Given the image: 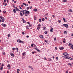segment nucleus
<instances>
[{
	"label": "nucleus",
	"mask_w": 73,
	"mask_h": 73,
	"mask_svg": "<svg viewBox=\"0 0 73 73\" xmlns=\"http://www.w3.org/2000/svg\"><path fill=\"white\" fill-rule=\"evenodd\" d=\"M68 65H70V66H72V64H70V63H68Z\"/></svg>",
	"instance_id": "obj_31"
},
{
	"label": "nucleus",
	"mask_w": 73,
	"mask_h": 73,
	"mask_svg": "<svg viewBox=\"0 0 73 73\" xmlns=\"http://www.w3.org/2000/svg\"><path fill=\"white\" fill-rule=\"evenodd\" d=\"M41 27V25L40 24H39L38 25V27H37V29L38 30L40 29V28Z\"/></svg>",
	"instance_id": "obj_5"
},
{
	"label": "nucleus",
	"mask_w": 73,
	"mask_h": 73,
	"mask_svg": "<svg viewBox=\"0 0 73 73\" xmlns=\"http://www.w3.org/2000/svg\"><path fill=\"white\" fill-rule=\"evenodd\" d=\"M42 21H44L45 20V19L44 18L42 19Z\"/></svg>",
	"instance_id": "obj_35"
},
{
	"label": "nucleus",
	"mask_w": 73,
	"mask_h": 73,
	"mask_svg": "<svg viewBox=\"0 0 73 73\" xmlns=\"http://www.w3.org/2000/svg\"><path fill=\"white\" fill-rule=\"evenodd\" d=\"M27 10H28V9H29V7H27Z\"/></svg>",
	"instance_id": "obj_47"
},
{
	"label": "nucleus",
	"mask_w": 73,
	"mask_h": 73,
	"mask_svg": "<svg viewBox=\"0 0 73 73\" xmlns=\"http://www.w3.org/2000/svg\"><path fill=\"white\" fill-rule=\"evenodd\" d=\"M56 60H58V57H56Z\"/></svg>",
	"instance_id": "obj_39"
},
{
	"label": "nucleus",
	"mask_w": 73,
	"mask_h": 73,
	"mask_svg": "<svg viewBox=\"0 0 73 73\" xmlns=\"http://www.w3.org/2000/svg\"><path fill=\"white\" fill-rule=\"evenodd\" d=\"M31 70H34V69L33 68V67H32V68H31Z\"/></svg>",
	"instance_id": "obj_44"
},
{
	"label": "nucleus",
	"mask_w": 73,
	"mask_h": 73,
	"mask_svg": "<svg viewBox=\"0 0 73 73\" xmlns=\"http://www.w3.org/2000/svg\"><path fill=\"white\" fill-rule=\"evenodd\" d=\"M44 33H45V34H47V32L46 31L44 32Z\"/></svg>",
	"instance_id": "obj_40"
},
{
	"label": "nucleus",
	"mask_w": 73,
	"mask_h": 73,
	"mask_svg": "<svg viewBox=\"0 0 73 73\" xmlns=\"http://www.w3.org/2000/svg\"><path fill=\"white\" fill-rule=\"evenodd\" d=\"M68 12H73V11L72 10L70 9L68 11Z\"/></svg>",
	"instance_id": "obj_20"
},
{
	"label": "nucleus",
	"mask_w": 73,
	"mask_h": 73,
	"mask_svg": "<svg viewBox=\"0 0 73 73\" xmlns=\"http://www.w3.org/2000/svg\"><path fill=\"white\" fill-rule=\"evenodd\" d=\"M46 29V27H43V30H45Z\"/></svg>",
	"instance_id": "obj_27"
},
{
	"label": "nucleus",
	"mask_w": 73,
	"mask_h": 73,
	"mask_svg": "<svg viewBox=\"0 0 73 73\" xmlns=\"http://www.w3.org/2000/svg\"><path fill=\"white\" fill-rule=\"evenodd\" d=\"M25 54H26L25 52H24L22 53V56H23H23H25Z\"/></svg>",
	"instance_id": "obj_9"
},
{
	"label": "nucleus",
	"mask_w": 73,
	"mask_h": 73,
	"mask_svg": "<svg viewBox=\"0 0 73 73\" xmlns=\"http://www.w3.org/2000/svg\"><path fill=\"white\" fill-rule=\"evenodd\" d=\"M34 20H36V17H34Z\"/></svg>",
	"instance_id": "obj_48"
},
{
	"label": "nucleus",
	"mask_w": 73,
	"mask_h": 73,
	"mask_svg": "<svg viewBox=\"0 0 73 73\" xmlns=\"http://www.w3.org/2000/svg\"><path fill=\"white\" fill-rule=\"evenodd\" d=\"M48 60L49 61H52V59L50 58H48Z\"/></svg>",
	"instance_id": "obj_13"
},
{
	"label": "nucleus",
	"mask_w": 73,
	"mask_h": 73,
	"mask_svg": "<svg viewBox=\"0 0 73 73\" xmlns=\"http://www.w3.org/2000/svg\"><path fill=\"white\" fill-rule=\"evenodd\" d=\"M66 73H68V70H67Z\"/></svg>",
	"instance_id": "obj_64"
},
{
	"label": "nucleus",
	"mask_w": 73,
	"mask_h": 73,
	"mask_svg": "<svg viewBox=\"0 0 73 73\" xmlns=\"http://www.w3.org/2000/svg\"><path fill=\"white\" fill-rule=\"evenodd\" d=\"M8 37H9L10 36V34H8L7 35Z\"/></svg>",
	"instance_id": "obj_59"
},
{
	"label": "nucleus",
	"mask_w": 73,
	"mask_h": 73,
	"mask_svg": "<svg viewBox=\"0 0 73 73\" xmlns=\"http://www.w3.org/2000/svg\"><path fill=\"white\" fill-rule=\"evenodd\" d=\"M15 49H17V50H18L19 49V48H17V47L16 48H15Z\"/></svg>",
	"instance_id": "obj_60"
},
{
	"label": "nucleus",
	"mask_w": 73,
	"mask_h": 73,
	"mask_svg": "<svg viewBox=\"0 0 73 73\" xmlns=\"http://www.w3.org/2000/svg\"><path fill=\"white\" fill-rule=\"evenodd\" d=\"M23 5H25V6H26V7H27V6H28V4H25V3H23Z\"/></svg>",
	"instance_id": "obj_16"
},
{
	"label": "nucleus",
	"mask_w": 73,
	"mask_h": 73,
	"mask_svg": "<svg viewBox=\"0 0 73 73\" xmlns=\"http://www.w3.org/2000/svg\"><path fill=\"white\" fill-rule=\"evenodd\" d=\"M63 19L64 22H66V21L65 20V19L63 17Z\"/></svg>",
	"instance_id": "obj_23"
},
{
	"label": "nucleus",
	"mask_w": 73,
	"mask_h": 73,
	"mask_svg": "<svg viewBox=\"0 0 73 73\" xmlns=\"http://www.w3.org/2000/svg\"><path fill=\"white\" fill-rule=\"evenodd\" d=\"M64 34H65V35H66V34H67V33L66 32V31H64Z\"/></svg>",
	"instance_id": "obj_34"
},
{
	"label": "nucleus",
	"mask_w": 73,
	"mask_h": 73,
	"mask_svg": "<svg viewBox=\"0 0 73 73\" xmlns=\"http://www.w3.org/2000/svg\"><path fill=\"white\" fill-rule=\"evenodd\" d=\"M28 67L31 68H32V67L31 66H29Z\"/></svg>",
	"instance_id": "obj_38"
},
{
	"label": "nucleus",
	"mask_w": 73,
	"mask_h": 73,
	"mask_svg": "<svg viewBox=\"0 0 73 73\" xmlns=\"http://www.w3.org/2000/svg\"><path fill=\"white\" fill-rule=\"evenodd\" d=\"M2 66H4V65L3 64H2L1 65Z\"/></svg>",
	"instance_id": "obj_63"
},
{
	"label": "nucleus",
	"mask_w": 73,
	"mask_h": 73,
	"mask_svg": "<svg viewBox=\"0 0 73 73\" xmlns=\"http://www.w3.org/2000/svg\"><path fill=\"white\" fill-rule=\"evenodd\" d=\"M12 49H13V50H16V48H12Z\"/></svg>",
	"instance_id": "obj_29"
},
{
	"label": "nucleus",
	"mask_w": 73,
	"mask_h": 73,
	"mask_svg": "<svg viewBox=\"0 0 73 73\" xmlns=\"http://www.w3.org/2000/svg\"><path fill=\"white\" fill-rule=\"evenodd\" d=\"M13 11L14 13H16V10H15V9H14Z\"/></svg>",
	"instance_id": "obj_18"
},
{
	"label": "nucleus",
	"mask_w": 73,
	"mask_h": 73,
	"mask_svg": "<svg viewBox=\"0 0 73 73\" xmlns=\"http://www.w3.org/2000/svg\"><path fill=\"white\" fill-rule=\"evenodd\" d=\"M64 49V48L62 47H61L60 48H59V49H60V50H63V49Z\"/></svg>",
	"instance_id": "obj_14"
},
{
	"label": "nucleus",
	"mask_w": 73,
	"mask_h": 73,
	"mask_svg": "<svg viewBox=\"0 0 73 73\" xmlns=\"http://www.w3.org/2000/svg\"><path fill=\"white\" fill-rule=\"evenodd\" d=\"M10 54L11 56H12V57H15V55H14V54L13 53H11Z\"/></svg>",
	"instance_id": "obj_7"
},
{
	"label": "nucleus",
	"mask_w": 73,
	"mask_h": 73,
	"mask_svg": "<svg viewBox=\"0 0 73 73\" xmlns=\"http://www.w3.org/2000/svg\"><path fill=\"white\" fill-rule=\"evenodd\" d=\"M55 49H56V50H57V48L56 47H55Z\"/></svg>",
	"instance_id": "obj_58"
},
{
	"label": "nucleus",
	"mask_w": 73,
	"mask_h": 73,
	"mask_svg": "<svg viewBox=\"0 0 73 73\" xmlns=\"http://www.w3.org/2000/svg\"><path fill=\"white\" fill-rule=\"evenodd\" d=\"M1 25H2V26H3V27H6V25H5V24L2 23Z\"/></svg>",
	"instance_id": "obj_11"
},
{
	"label": "nucleus",
	"mask_w": 73,
	"mask_h": 73,
	"mask_svg": "<svg viewBox=\"0 0 73 73\" xmlns=\"http://www.w3.org/2000/svg\"><path fill=\"white\" fill-rule=\"evenodd\" d=\"M63 2H66L67 1L66 0H64L63 1Z\"/></svg>",
	"instance_id": "obj_41"
},
{
	"label": "nucleus",
	"mask_w": 73,
	"mask_h": 73,
	"mask_svg": "<svg viewBox=\"0 0 73 73\" xmlns=\"http://www.w3.org/2000/svg\"><path fill=\"white\" fill-rule=\"evenodd\" d=\"M3 67H1L0 68V70H3Z\"/></svg>",
	"instance_id": "obj_25"
},
{
	"label": "nucleus",
	"mask_w": 73,
	"mask_h": 73,
	"mask_svg": "<svg viewBox=\"0 0 73 73\" xmlns=\"http://www.w3.org/2000/svg\"><path fill=\"white\" fill-rule=\"evenodd\" d=\"M33 44H32L31 45V46L32 47H33Z\"/></svg>",
	"instance_id": "obj_42"
},
{
	"label": "nucleus",
	"mask_w": 73,
	"mask_h": 73,
	"mask_svg": "<svg viewBox=\"0 0 73 73\" xmlns=\"http://www.w3.org/2000/svg\"><path fill=\"white\" fill-rule=\"evenodd\" d=\"M23 23H26V21H25V20H24V21H23Z\"/></svg>",
	"instance_id": "obj_33"
},
{
	"label": "nucleus",
	"mask_w": 73,
	"mask_h": 73,
	"mask_svg": "<svg viewBox=\"0 0 73 73\" xmlns=\"http://www.w3.org/2000/svg\"><path fill=\"white\" fill-rule=\"evenodd\" d=\"M7 5V3H5V5H5V6H6Z\"/></svg>",
	"instance_id": "obj_55"
},
{
	"label": "nucleus",
	"mask_w": 73,
	"mask_h": 73,
	"mask_svg": "<svg viewBox=\"0 0 73 73\" xmlns=\"http://www.w3.org/2000/svg\"><path fill=\"white\" fill-rule=\"evenodd\" d=\"M40 38H43V36L42 35H41L39 36Z\"/></svg>",
	"instance_id": "obj_19"
},
{
	"label": "nucleus",
	"mask_w": 73,
	"mask_h": 73,
	"mask_svg": "<svg viewBox=\"0 0 73 73\" xmlns=\"http://www.w3.org/2000/svg\"><path fill=\"white\" fill-rule=\"evenodd\" d=\"M50 31L51 32H53V29L52 27H51V29H50Z\"/></svg>",
	"instance_id": "obj_8"
},
{
	"label": "nucleus",
	"mask_w": 73,
	"mask_h": 73,
	"mask_svg": "<svg viewBox=\"0 0 73 73\" xmlns=\"http://www.w3.org/2000/svg\"><path fill=\"white\" fill-rule=\"evenodd\" d=\"M26 15H29L30 14V12L27 10H24L22 12V13H24Z\"/></svg>",
	"instance_id": "obj_1"
},
{
	"label": "nucleus",
	"mask_w": 73,
	"mask_h": 73,
	"mask_svg": "<svg viewBox=\"0 0 73 73\" xmlns=\"http://www.w3.org/2000/svg\"><path fill=\"white\" fill-rule=\"evenodd\" d=\"M66 58H67V59H69V60H73V59L72 58L70 57H66Z\"/></svg>",
	"instance_id": "obj_6"
},
{
	"label": "nucleus",
	"mask_w": 73,
	"mask_h": 73,
	"mask_svg": "<svg viewBox=\"0 0 73 73\" xmlns=\"http://www.w3.org/2000/svg\"><path fill=\"white\" fill-rule=\"evenodd\" d=\"M29 8H30V9H32V6H30V7H29Z\"/></svg>",
	"instance_id": "obj_46"
},
{
	"label": "nucleus",
	"mask_w": 73,
	"mask_h": 73,
	"mask_svg": "<svg viewBox=\"0 0 73 73\" xmlns=\"http://www.w3.org/2000/svg\"><path fill=\"white\" fill-rule=\"evenodd\" d=\"M54 41H56V38L55 37V38H54Z\"/></svg>",
	"instance_id": "obj_49"
},
{
	"label": "nucleus",
	"mask_w": 73,
	"mask_h": 73,
	"mask_svg": "<svg viewBox=\"0 0 73 73\" xmlns=\"http://www.w3.org/2000/svg\"><path fill=\"white\" fill-rule=\"evenodd\" d=\"M4 19H2V22H4Z\"/></svg>",
	"instance_id": "obj_43"
},
{
	"label": "nucleus",
	"mask_w": 73,
	"mask_h": 73,
	"mask_svg": "<svg viewBox=\"0 0 73 73\" xmlns=\"http://www.w3.org/2000/svg\"><path fill=\"white\" fill-rule=\"evenodd\" d=\"M73 44H72L70 43H69V44H68V46H70H70H71V45H72Z\"/></svg>",
	"instance_id": "obj_22"
},
{
	"label": "nucleus",
	"mask_w": 73,
	"mask_h": 73,
	"mask_svg": "<svg viewBox=\"0 0 73 73\" xmlns=\"http://www.w3.org/2000/svg\"><path fill=\"white\" fill-rule=\"evenodd\" d=\"M32 54H35V53H36V52L33 51V52H32Z\"/></svg>",
	"instance_id": "obj_28"
},
{
	"label": "nucleus",
	"mask_w": 73,
	"mask_h": 73,
	"mask_svg": "<svg viewBox=\"0 0 73 73\" xmlns=\"http://www.w3.org/2000/svg\"><path fill=\"white\" fill-rule=\"evenodd\" d=\"M27 38H28L29 37V36H28V35H27V36H26Z\"/></svg>",
	"instance_id": "obj_53"
},
{
	"label": "nucleus",
	"mask_w": 73,
	"mask_h": 73,
	"mask_svg": "<svg viewBox=\"0 0 73 73\" xmlns=\"http://www.w3.org/2000/svg\"><path fill=\"white\" fill-rule=\"evenodd\" d=\"M24 5H23L22 4L21 5V7H22V8H23V7Z\"/></svg>",
	"instance_id": "obj_50"
},
{
	"label": "nucleus",
	"mask_w": 73,
	"mask_h": 73,
	"mask_svg": "<svg viewBox=\"0 0 73 73\" xmlns=\"http://www.w3.org/2000/svg\"><path fill=\"white\" fill-rule=\"evenodd\" d=\"M20 13L21 16V17H23V15L22 13H21V12H20Z\"/></svg>",
	"instance_id": "obj_15"
},
{
	"label": "nucleus",
	"mask_w": 73,
	"mask_h": 73,
	"mask_svg": "<svg viewBox=\"0 0 73 73\" xmlns=\"http://www.w3.org/2000/svg\"><path fill=\"white\" fill-rule=\"evenodd\" d=\"M17 42H19V43H22L23 44H24V42L22 41L20 39H19L17 41Z\"/></svg>",
	"instance_id": "obj_2"
},
{
	"label": "nucleus",
	"mask_w": 73,
	"mask_h": 73,
	"mask_svg": "<svg viewBox=\"0 0 73 73\" xmlns=\"http://www.w3.org/2000/svg\"><path fill=\"white\" fill-rule=\"evenodd\" d=\"M44 42H46V43H47V42H48V41H47V40H45Z\"/></svg>",
	"instance_id": "obj_54"
},
{
	"label": "nucleus",
	"mask_w": 73,
	"mask_h": 73,
	"mask_svg": "<svg viewBox=\"0 0 73 73\" xmlns=\"http://www.w3.org/2000/svg\"><path fill=\"white\" fill-rule=\"evenodd\" d=\"M66 28H68V24H66L64 26Z\"/></svg>",
	"instance_id": "obj_10"
},
{
	"label": "nucleus",
	"mask_w": 73,
	"mask_h": 73,
	"mask_svg": "<svg viewBox=\"0 0 73 73\" xmlns=\"http://www.w3.org/2000/svg\"><path fill=\"white\" fill-rule=\"evenodd\" d=\"M29 27H32V26L31 25H29Z\"/></svg>",
	"instance_id": "obj_56"
},
{
	"label": "nucleus",
	"mask_w": 73,
	"mask_h": 73,
	"mask_svg": "<svg viewBox=\"0 0 73 73\" xmlns=\"http://www.w3.org/2000/svg\"><path fill=\"white\" fill-rule=\"evenodd\" d=\"M38 21H39V22L40 23H41V19H40Z\"/></svg>",
	"instance_id": "obj_26"
},
{
	"label": "nucleus",
	"mask_w": 73,
	"mask_h": 73,
	"mask_svg": "<svg viewBox=\"0 0 73 73\" xmlns=\"http://www.w3.org/2000/svg\"><path fill=\"white\" fill-rule=\"evenodd\" d=\"M7 12L5 11H3V13H5Z\"/></svg>",
	"instance_id": "obj_37"
},
{
	"label": "nucleus",
	"mask_w": 73,
	"mask_h": 73,
	"mask_svg": "<svg viewBox=\"0 0 73 73\" xmlns=\"http://www.w3.org/2000/svg\"><path fill=\"white\" fill-rule=\"evenodd\" d=\"M63 54L64 56H66L69 55V54H68V53L67 52H64L63 53Z\"/></svg>",
	"instance_id": "obj_3"
},
{
	"label": "nucleus",
	"mask_w": 73,
	"mask_h": 73,
	"mask_svg": "<svg viewBox=\"0 0 73 73\" xmlns=\"http://www.w3.org/2000/svg\"><path fill=\"white\" fill-rule=\"evenodd\" d=\"M10 67V65L8 64V66H7V68H9V67Z\"/></svg>",
	"instance_id": "obj_36"
},
{
	"label": "nucleus",
	"mask_w": 73,
	"mask_h": 73,
	"mask_svg": "<svg viewBox=\"0 0 73 73\" xmlns=\"http://www.w3.org/2000/svg\"><path fill=\"white\" fill-rule=\"evenodd\" d=\"M35 49H36V50L38 52H40V50L38 49V48H37V47H36V48L35 47Z\"/></svg>",
	"instance_id": "obj_4"
},
{
	"label": "nucleus",
	"mask_w": 73,
	"mask_h": 73,
	"mask_svg": "<svg viewBox=\"0 0 73 73\" xmlns=\"http://www.w3.org/2000/svg\"><path fill=\"white\" fill-rule=\"evenodd\" d=\"M2 54H3V55H5V52H2Z\"/></svg>",
	"instance_id": "obj_24"
},
{
	"label": "nucleus",
	"mask_w": 73,
	"mask_h": 73,
	"mask_svg": "<svg viewBox=\"0 0 73 73\" xmlns=\"http://www.w3.org/2000/svg\"><path fill=\"white\" fill-rule=\"evenodd\" d=\"M27 24H30V23L29 22H27Z\"/></svg>",
	"instance_id": "obj_52"
},
{
	"label": "nucleus",
	"mask_w": 73,
	"mask_h": 73,
	"mask_svg": "<svg viewBox=\"0 0 73 73\" xmlns=\"http://www.w3.org/2000/svg\"><path fill=\"white\" fill-rule=\"evenodd\" d=\"M58 21L59 23H61V20H58Z\"/></svg>",
	"instance_id": "obj_62"
},
{
	"label": "nucleus",
	"mask_w": 73,
	"mask_h": 73,
	"mask_svg": "<svg viewBox=\"0 0 73 73\" xmlns=\"http://www.w3.org/2000/svg\"><path fill=\"white\" fill-rule=\"evenodd\" d=\"M21 19H22V20L23 21H24V18H21Z\"/></svg>",
	"instance_id": "obj_51"
},
{
	"label": "nucleus",
	"mask_w": 73,
	"mask_h": 73,
	"mask_svg": "<svg viewBox=\"0 0 73 73\" xmlns=\"http://www.w3.org/2000/svg\"><path fill=\"white\" fill-rule=\"evenodd\" d=\"M0 19L3 20V19H5L4 17H2V16H0Z\"/></svg>",
	"instance_id": "obj_12"
},
{
	"label": "nucleus",
	"mask_w": 73,
	"mask_h": 73,
	"mask_svg": "<svg viewBox=\"0 0 73 73\" xmlns=\"http://www.w3.org/2000/svg\"><path fill=\"white\" fill-rule=\"evenodd\" d=\"M44 60H47V59H46V58L44 57Z\"/></svg>",
	"instance_id": "obj_45"
},
{
	"label": "nucleus",
	"mask_w": 73,
	"mask_h": 73,
	"mask_svg": "<svg viewBox=\"0 0 73 73\" xmlns=\"http://www.w3.org/2000/svg\"><path fill=\"white\" fill-rule=\"evenodd\" d=\"M0 50H3V48L2 47H1V48H0Z\"/></svg>",
	"instance_id": "obj_32"
},
{
	"label": "nucleus",
	"mask_w": 73,
	"mask_h": 73,
	"mask_svg": "<svg viewBox=\"0 0 73 73\" xmlns=\"http://www.w3.org/2000/svg\"><path fill=\"white\" fill-rule=\"evenodd\" d=\"M17 71L18 72H19V71H20V69H17Z\"/></svg>",
	"instance_id": "obj_57"
},
{
	"label": "nucleus",
	"mask_w": 73,
	"mask_h": 73,
	"mask_svg": "<svg viewBox=\"0 0 73 73\" xmlns=\"http://www.w3.org/2000/svg\"><path fill=\"white\" fill-rule=\"evenodd\" d=\"M22 33L23 35H24V32H22Z\"/></svg>",
	"instance_id": "obj_61"
},
{
	"label": "nucleus",
	"mask_w": 73,
	"mask_h": 73,
	"mask_svg": "<svg viewBox=\"0 0 73 73\" xmlns=\"http://www.w3.org/2000/svg\"><path fill=\"white\" fill-rule=\"evenodd\" d=\"M33 11H35V12H37V9H33Z\"/></svg>",
	"instance_id": "obj_17"
},
{
	"label": "nucleus",
	"mask_w": 73,
	"mask_h": 73,
	"mask_svg": "<svg viewBox=\"0 0 73 73\" xmlns=\"http://www.w3.org/2000/svg\"><path fill=\"white\" fill-rule=\"evenodd\" d=\"M26 29H29V27H28V26H26Z\"/></svg>",
	"instance_id": "obj_30"
},
{
	"label": "nucleus",
	"mask_w": 73,
	"mask_h": 73,
	"mask_svg": "<svg viewBox=\"0 0 73 73\" xmlns=\"http://www.w3.org/2000/svg\"><path fill=\"white\" fill-rule=\"evenodd\" d=\"M19 9H17V8L16 7H15V10H16L17 11H18Z\"/></svg>",
	"instance_id": "obj_21"
}]
</instances>
